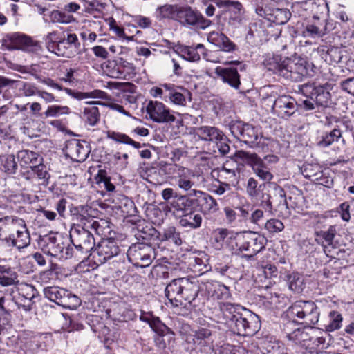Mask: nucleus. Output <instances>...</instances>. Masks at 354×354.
Segmentation results:
<instances>
[{
  "label": "nucleus",
  "instance_id": "obj_1",
  "mask_svg": "<svg viewBox=\"0 0 354 354\" xmlns=\"http://www.w3.org/2000/svg\"><path fill=\"white\" fill-rule=\"evenodd\" d=\"M199 287L194 279L187 277L173 279L165 288V295L171 307L188 308L198 295Z\"/></svg>",
  "mask_w": 354,
  "mask_h": 354
},
{
  "label": "nucleus",
  "instance_id": "obj_2",
  "mask_svg": "<svg viewBox=\"0 0 354 354\" xmlns=\"http://www.w3.org/2000/svg\"><path fill=\"white\" fill-rule=\"evenodd\" d=\"M268 68L287 80L299 82L308 75V63L301 58L282 59L279 56H274L268 60Z\"/></svg>",
  "mask_w": 354,
  "mask_h": 354
},
{
  "label": "nucleus",
  "instance_id": "obj_3",
  "mask_svg": "<svg viewBox=\"0 0 354 354\" xmlns=\"http://www.w3.org/2000/svg\"><path fill=\"white\" fill-rule=\"evenodd\" d=\"M266 239L254 232H246L239 236L236 247L239 252H245L241 257L251 260L266 246Z\"/></svg>",
  "mask_w": 354,
  "mask_h": 354
},
{
  "label": "nucleus",
  "instance_id": "obj_4",
  "mask_svg": "<svg viewBox=\"0 0 354 354\" xmlns=\"http://www.w3.org/2000/svg\"><path fill=\"white\" fill-rule=\"evenodd\" d=\"M41 243H44L41 250L48 255L66 259L72 257H77L73 248L65 243L64 239L61 236L49 235L43 239Z\"/></svg>",
  "mask_w": 354,
  "mask_h": 354
},
{
  "label": "nucleus",
  "instance_id": "obj_5",
  "mask_svg": "<svg viewBox=\"0 0 354 354\" xmlns=\"http://www.w3.org/2000/svg\"><path fill=\"white\" fill-rule=\"evenodd\" d=\"M91 230L80 226H73L71 229L70 239L77 257L81 254L91 253L94 248L95 239Z\"/></svg>",
  "mask_w": 354,
  "mask_h": 354
},
{
  "label": "nucleus",
  "instance_id": "obj_6",
  "mask_svg": "<svg viewBox=\"0 0 354 354\" xmlns=\"http://www.w3.org/2000/svg\"><path fill=\"white\" fill-rule=\"evenodd\" d=\"M127 256L133 266L145 268L151 265L156 258L155 249L150 244L136 243L129 248Z\"/></svg>",
  "mask_w": 354,
  "mask_h": 354
},
{
  "label": "nucleus",
  "instance_id": "obj_7",
  "mask_svg": "<svg viewBox=\"0 0 354 354\" xmlns=\"http://www.w3.org/2000/svg\"><path fill=\"white\" fill-rule=\"evenodd\" d=\"M177 19L183 26L204 30L211 24V21L205 19L198 10L190 6H180L177 13Z\"/></svg>",
  "mask_w": 354,
  "mask_h": 354
},
{
  "label": "nucleus",
  "instance_id": "obj_8",
  "mask_svg": "<svg viewBox=\"0 0 354 354\" xmlns=\"http://www.w3.org/2000/svg\"><path fill=\"white\" fill-rule=\"evenodd\" d=\"M328 84H317L315 82H307L298 86V91L306 97L313 100L317 106H327L330 100Z\"/></svg>",
  "mask_w": 354,
  "mask_h": 354
},
{
  "label": "nucleus",
  "instance_id": "obj_9",
  "mask_svg": "<svg viewBox=\"0 0 354 354\" xmlns=\"http://www.w3.org/2000/svg\"><path fill=\"white\" fill-rule=\"evenodd\" d=\"M119 253L120 248L117 242L114 239H108L101 241L90 255L95 263L102 264Z\"/></svg>",
  "mask_w": 354,
  "mask_h": 354
},
{
  "label": "nucleus",
  "instance_id": "obj_10",
  "mask_svg": "<svg viewBox=\"0 0 354 354\" xmlns=\"http://www.w3.org/2000/svg\"><path fill=\"white\" fill-rule=\"evenodd\" d=\"M230 130L235 137L246 144H253L258 138V130L252 124L241 121H232L230 124Z\"/></svg>",
  "mask_w": 354,
  "mask_h": 354
},
{
  "label": "nucleus",
  "instance_id": "obj_11",
  "mask_svg": "<svg viewBox=\"0 0 354 354\" xmlns=\"http://www.w3.org/2000/svg\"><path fill=\"white\" fill-rule=\"evenodd\" d=\"M272 109L279 118L288 120L297 111V103L289 95H281L274 100Z\"/></svg>",
  "mask_w": 354,
  "mask_h": 354
},
{
  "label": "nucleus",
  "instance_id": "obj_12",
  "mask_svg": "<svg viewBox=\"0 0 354 354\" xmlns=\"http://www.w3.org/2000/svg\"><path fill=\"white\" fill-rule=\"evenodd\" d=\"M91 207L88 205H80L74 209L73 219L77 222L73 226H80L83 228L91 229L99 234L100 223L91 214Z\"/></svg>",
  "mask_w": 354,
  "mask_h": 354
},
{
  "label": "nucleus",
  "instance_id": "obj_13",
  "mask_svg": "<svg viewBox=\"0 0 354 354\" xmlns=\"http://www.w3.org/2000/svg\"><path fill=\"white\" fill-rule=\"evenodd\" d=\"M188 195L189 196L195 197L196 206L204 215L214 214L218 210V205L216 201L208 194L193 189Z\"/></svg>",
  "mask_w": 354,
  "mask_h": 354
},
{
  "label": "nucleus",
  "instance_id": "obj_14",
  "mask_svg": "<svg viewBox=\"0 0 354 354\" xmlns=\"http://www.w3.org/2000/svg\"><path fill=\"white\" fill-rule=\"evenodd\" d=\"M146 111L150 118L156 122H169L176 120L175 116L171 114L169 110L160 102L150 101L147 105Z\"/></svg>",
  "mask_w": 354,
  "mask_h": 354
},
{
  "label": "nucleus",
  "instance_id": "obj_15",
  "mask_svg": "<svg viewBox=\"0 0 354 354\" xmlns=\"http://www.w3.org/2000/svg\"><path fill=\"white\" fill-rule=\"evenodd\" d=\"M15 232H16L17 237H15V235L13 234L12 239H9V241H11L12 246L21 250L30 245V236L24 219L19 218L16 225Z\"/></svg>",
  "mask_w": 354,
  "mask_h": 354
},
{
  "label": "nucleus",
  "instance_id": "obj_16",
  "mask_svg": "<svg viewBox=\"0 0 354 354\" xmlns=\"http://www.w3.org/2000/svg\"><path fill=\"white\" fill-rule=\"evenodd\" d=\"M248 315L246 317L237 319L236 326L238 330H242L248 335L257 333L261 328L259 317L253 311H248Z\"/></svg>",
  "mask_w": 354,
  "mask_h": 354
},
{
  "label": "nucleus",
  "instance_id": "obj_17",
  "mask_svg": "<svg viewBox=\"0 0 354 354\" xmlns=\"http://www.w3.org/2000/svg\"><path fill=\"white\" fill-rule=\"evenodd\" d=\"M327 24L326 19H322L320 16L313 15L306 26L304 33L306 36L312 38H319L326 34Z\"/></svg>",
  "mask_w": 354,
  "mask_h": 354
},
{
  "label": "nucleus",
  "instance_id": "obj_18",
  "mask_svg": "<svg viewBox=\"0 0 354 354\" xmlns=\"http://www.w3.org/2000/svg\"><path fill=\"white\" fill-rule=\"evenodd\" d=\"M10 41L13 49L26 51H37L40 49L39 43L26 35L14 33L10 36Z\"/></svg>",
  "mask_w": 354,
  "mask_h": 354
},
{
  "label": "nucleus",
  "instance_id": "obj_19",
  "mask_svg": "<svg viewBox=\"0 0 354 354\" xmlns=\"http://www.w3.org/2000/svg\"><path fill=\"white\" fill-rule=\"evenodd\" d=\"M215 73L219 77L224 83L227 84L230 86L239 90L241 86L240 75L238 71L235 68L228 67L222 68L217 67Z\"/></svg>",
  "mask_w": 354,
  "mask_h": 354
},
{
  "label": "nucleus",
  "instance_id": "obj_20",
  "mask_svg": "<svg viewBox=\"0 0 354 354\" xmlns=\"http://www.w3.org/2000/svg\"><path fill=\"white\" fill-rule=\"evenodd\" d=\"M19 218L15 216H5L0 218V239L9 242L12 239Z\"/></svg>",
  "mask_w": 354,
  "mask_h": 354
},
{
  "label": "nucleus",
  "instance_id": "obj_21",
  "mask_svg": "<svg viewBox=\"0 0 354 354\" xmlns=\"http://www.w3.org/2000/svg\"><path fill=\"white\" fill-rule=\"evenodd\" d=\"M66 149L68 156L77 162L84 161L89 152L86 146L78 140L69 141L66 145Z\"/></svg>",
  "mask_w": 354,
  "mask_h": 354
},
{
  "label": "nucleus",
  "instance_id": "obj_22",
  "mask_svg": "<svg viewBox=\"0 0 354 354\" xmlns=\"http://www.w3.org/2000/svg\"><path fill=\"white\" fill-rule=\"evenodd\" d=\"M160 236L159 232L155 227L150 225L142 226L139 225L137 227V232L135 234L138 240H142L149 242L147 244H158Z\"/></svg>",
  "mask_w": 354,
  "mask_h": 354
},
{
  "label": "nucleus",
  "instance_id": "obj_23",
  "mask_svg": "<svg viewBox=\"0 0 354 354\" xmlns=\"http://www.w3.org/2000/svg\"><path fill=\"white\" fill-rule=\"evenodd\" d=\"M270 201L273 210L282 213L288 209V203L284 189L277 185H274L273 192L270 195Z\"/></svg>",
  "mask_w": 354,
  "mask_h": 354
},
{
  "label": "nucleus",
  "instance_id": "obj_24",
  "mask_svg": "<svg viewBox=\"0 0 354 354\" xmlns=\"http://www.w3.org/2000/svg\"><path fill=\"white\" fill-rule=\"evenodd\" d=\"M235 157L245 160L252 169H270L268 164L256 153H250L244 151H237Z\"/></svg>",
  "mask_w": 354,
  "mask_h": 354
},
{
  "label": "nucleus",
  "instance_id": "obj_25",
  "mask_svg": "<svg viewBox=\"0 0 354 354\" xmlns=\"http://www.w3.org/2000/svg\"><path fill=\"white\" fill-rule=\"evenodd\" d=\"M284 280L288 289L295 294H301L306 287L304 279L299 272L288 273Z\"/></svg>",
  "mask_w": 354,
  "mask_h": 354
},
{
  "label": "nucleus",
  "instance_id": "obj_26",
  "mask_svg": "<svg viewBox=\"0 0 354 354\" xmlns=\"http://www.w3.org/2000/svg\"><path fill=\"white\" fill-rule=\"evenodd\" d=\"M212 332L207 328H199L194 330L192 336H189L186 339V343L191 345L192 347L196 345L207 346L206 340L210 337Z\"/></svg>",
  "mask_w": 354,
  "mask_h": 354
},
{
  "label": "nucleus",
  "instance_id": "obj_27",
  "mask_svg": "<svg viewBox=\"0 0 354 354\" xmlns=\"http://www.w3.org/2000/svg\"><path fill=\"white\" fill-rule=\"evenodd\" d=\"M180 6L165 4L159 6L156 10V17L161 20L163 19H170L176 21L177 13L178 12Z\"/></svg>",
  "mask_w": 354,
  "mask_h": 354
},
{
  "label": "nucleus",
  "instance_id": "obj_28",
  "mask_svg": "<svg viewBox=\"0 0 354 354\" xmlns=\"http://www.w3.org/2000/svg\"><path fill=\"white\" fill-rule=\"evenodd\" d=\"M17 159L22 167H33V165L39 162L40 158L37 153L29 150H21L17 154Z\"/></svg>",
  "mask_w": 354,
  "mask_h": 354
},
{
  "label": "nucleus",
  "instance_id": "obj_29",
  "mask_svg": "<svg viewBox=\"0 0 354 354\" xmlns=\"http://www.w3.org/2000/svg\"><path fill=\"white\" fill-rule=\"evenodd\" d=\"M199 138L205 141H216L223 138V133L217 128L203 126L198 129Z\"/></svg>",
  "mask_w": 354,
  "mask_h": 354
},
{
  "label": "nucleus",
  "instance_id": "obj_30",
  "mask_svg": "<svg viewBox=\"0 0 354 354\" xmlns=\"http://www.w3.org/2000/svg\"><path fill=\"white\" fill-rule=\"evenodd\" d=\"M203 50L204 46L203 44H197L195 48L190 46H176V52H180L182 57L189 62H196L200 59V55L197 52L198 50Z\"/></svg>",
  "mask_w": 354,
  "mask_h": 354
},
{
  "label": "nucleus",
  "instance_id": "obj_31",
  "mask_svg": "<svg viewBox=\"0 0 354 354\" xmlns=\"http://www.w3.org/2000/svg\"><path fill=\"white\" fill-rule=\"evenodd\" d=\"M171 241L175 245L179 246L182 244V239L180 237V232L177 231L174 226H168L163 230L162 234L160 236L158 241Z\"/></svg>",
  "mask_w": 354,
  "mask_h": 354
},
{
  "label": "nucleus",
  "instance_id": "obj_32",
  "mask_svg": "<svg viewBox=\"0 0 354 354\" xmlns=\"http://www.w3.org/2000/svg\"><path fill=\"white\" fill-rule=\"evenodd\" d=\"M44 294L49 300L59 306L64 295L68 294V290L57 286H50L44 289Z\"/></svg>",
  "mask_w": 354,
  "mask_h": 354
},
{
  "label": "nucleus",
  "instance_id": "obj_33",
  "mask_svg": "<svg viewBox=\"0 0 354 354\" xmlns=\"http://www.w3.org/2000/svg\"><path fill=\"white\" fill-rule=\"evenodd\" d=\"M291 17V13L288 9L272 7L270 21L278 25L286 24Z\"/></svg>",
  "mask_w": 354,
  "mask_h": 354
},
{
  "label": "nucleus",
  "instance_id": "obj_34",
  "mask_svg": "<svg viewBox=\"0 0 354 354\" xmlns=\"http://www.w3.org/2000/svg\"><path fill=\"white\" fill-rule=\"evenodd\" d=\"M179 223L183 227L196 229L201 225L202 216L199 214H193L192 212H189L183 214V217L180 218Z\"/></svg>",
  "mask_w": 354,
  "mask_h": 354
},
{
  "label": "nucleus",
  "instance_id": "obj_35",
  "mask_svg": "<svg viewBox=\"0 0 354 354\" xmlns=\"http://www.w3.org/2000/svg\"><path fill=\"white\" fill-rule=\"evenodd\" d=\"M301 172L306 178L312 181H319V179L323 176V171L318 165H304Z\"/></svg>",
  "mask_w": 354,
  "mask_h": 354
},
{
  "label": "nucleus",
  "instance_id": "obj_36",
  "mask_svg": "<svg viewBox=\"0 0 354 354\" xmlns=\"http://www.w3.org/2000/svg\"><path fill=\"white\" fill-rule=\"evenodd\" d=\"M18 274L10 268H6L5 272L0 275V285L3 287L18 285Z\"/></svg>",
  "mask_w": 354,
  "mask_h": 354
},
{
  "label": "nucleus",
  "instance_id": "obj_37",
  "mask_svg": "<svg viewBox=\"0 0 354 354\" xmlns=\"http://www.w3.org/2000/svg\"><path fill=\"white\" fill-rule=\"evenodd\" d=\"M342 137L341 131L339 129H334L330 133L322 136L321 140L317 142V146L327 147L334 142L337 141Z\"/></svg>",
  "mask_w": 354,
  "mask_h": 354
},
{
  "label": "nucleus",
  "instance_id": "obj_38",
  "mask_svg": "<svg viewBox=\"0 0 354 354\" xmlns=\"http://www.w3.org/2000/svg\"><path fill=\"white\" fill-rule=\"evenodd\" d=\"M289 341L292 342L295 344H301L306 342L310 340V336L304 328H297L291 333L287 335Z\"/></svg>",
  "mask_w": 354,
  "mask_h": 354
},
{
  "label": "nucleus",
  "instance_id": "obj_39",
  "mask_svg": "<svg viewBox=\"0 0 354 354\" xmlns=\"http://www.w3.org/2000/svg\"><path fill=\"white\" fill-rule=\"evenodd\" d=\"M1 165L3 171L8 174H15L18 168L15 156L12 154L2 157Z\"/></svg>",
  "mask_w": 354,
  "mask_h": 354
},
{
  "label": "nucleus",
  "instance_id": "obj_40",
  "mask_svg": "<svg viewBox=\"0 0 354 354\" xmlns=\"http://www.w3.org/2000/svg\"><path fill=\"white\" fill-rule=\"evenodd\" d=\"M98 108L96 106L86 107L83 112V118L91 126H95L100 120Z\"/></svg>",
  "mask_w": 354,
  "mask_h": 354
},
{
  "label": "nucleus",
  "instance_id": "obj_41",
  "mask_svg": "<svg viewBox=\"0 0 354 354\" xmlns=\"http://www.w3.org/2000/svg\"><path fill=\"white\" fill-rule=\"evenodd\" d=\"M80 304V299L68 291V294L64 295L59 306L68 310H76Z\"/></svg>",
  "mask_w": 354,
  "mask_h": 354
},
{
  "label": "nucleus",
  "instance_id": "obj_42",
  "mask_svg": "<svg viewBox=\"0 0 354 354\" xmlns=\"http://www.w3.org/2000/svg\"><path fill=\"white\" fill-rule=\"evenodd\" d=\"M297 317L304 319L301 323L307 326L315 324L318 322V311H297Z\"/></svg>",
  "mask_w": 354,
  "mask_h": 354
},
{
  "label": "nucleus",
  "instance_id": "obj_43",
  "mask_svg": "<svg viewBox=\"0 0 354 354\" xmlns=\"http://www.w3.org/2000/svg\"><path fill=\"white\" fill-rule=\"evenodd\" d=\"M50 18L53 23L69 24L75 21V18L73 15L57 10L51 12Z\"/></svg>",
  "mask_w": 354,
  "mask_h": 354
},
{
  "label": "nucleus",
  "instance_id": "obj_44",
  "mask_svg": "<svg viewBox=\"0 0 354 354\" xmlns=\"http://www.w3.org/2000/svg\"><path fill=\"white\" fill-rule=\"evenodd\" d=\"M140 319L149 324L153 329L158 328L162 324L160 318L153 316L151 311H141Z\"/></svg>",
  "mask_w": 354,
  "mask_h": 354
},
{
  "label": "nucleus",
  "instance_id": "obj_45",
  "mask_svg": "<svg viewBox=\"0 0 354 354\" xmlns=\"http://www.w3.org/2000/svg\"><path fill=\"white\" fill-rule=\"evenodd\" d=\"M330 323L326 329L328 331H334L341 328L342 317L338 311H330L329 314Z\"/></svg>",
  "mask_w": 354,
  "mask_h": 354
},
{
  "label": "nucleus",
  "instance_id": "obj_46",
  "mask_svg": "<svg viewBox=\"0 0 354 354\" xmlns=\"http://www.w3.org/2000/svg\"><path fill=\"white\" fill-rule=\"evenodd\" d=\"M70 113L69 108L66 106H50L44 112V115L48 117H57L62 114H68Z\"/></svg>",
  "mask_w": 354,
  "mask_h": 354
},
{
  "label": "nucleus",
  "instance_id": "obj_47",
  "mask_svg": "<svg viewBox=\"0 0 354 354\" xmlns=\"http://www.w3.org/2000/svg\"><path fill=\"white\" fill-rule=\"evenodd\" d=\"M41 160L42 159L40 158L39 162L35 165H34L32 169L37 175L38 178L43 179L44 180V183L47 185L48 183V178H50V175L46 170V166L41 163Z\"/></svg>",
  "mask_w": 354,
  "mask_h": 354
},
{
  "label": "nucleus",
  "instance_id": "obj_48",
  "mask_svg": "<svg viewBox=\"0 0 354 354\" xmlns=\"http://www.w3.org/2000/svg\"><path fill=\"white\" fill-rule=\"evenodd\" d=\"M111 138L118 142L132 145L136 149H140L141 147V145L139 142L133 140L126 134L113 133V136H111Z\"/></svg>",
  "mask_w": 354,
  "mask_h": 354
},
{
  "label": "nucleus",
  "instance_id": "obj_49",
  "mask_svg": "<svg viewBox=\"0 0 354 354\" xmlns=\"http://www.w3.org/2000/svg\"><path fill=\"white\" fill-rule=\"evenodd\" d=\"M182 206L180 212L183 214H186L189 212H192L193 207L196 206V198H190L187 196H181Z\"/></svg>",
  "mask_w": 354,
  "mask_h": 354
},
{
  "label": "nucleus",
  "instance_id": "obj_50",
  "mask_svg": "<svg viewBox=\"0 0 354 354\" xmlns=\"http://www.w3.org/2000/svg\"><path fill=\"white\" fill-rule=\"evenodd\" d=\"M313 10L315 12L314 15L319 16V14H320L322 15L320 16L322 19H324L323 17L327 15L329 12L328 5L324 0H319L318 2H315Z\"/></svg>",
  "mask_w": 354,
  "mask_h": 354
},
{
  "label": "nucleus",
  "instance_id": "obj_51",
  "mask_svg": "<svg viewBox=\"0 0 354 354\" xmlns=\"http://www.w3.org/2000/svg\"><path fill=\"white\" fill-rule=\"evenodd\" d=\"M265 227L271 233H275L281 232L283 230V223L278 219H270L268 220L266 224Z\"/></svg>",
  "mask_w": 354,
  "mask_h": 354
},
{
  "label": "nucleus",
  "instance_id": "obj_52",
  "mask_svg": "<svg viewBox=\"0 0 354 354\" xmlns=\"http://www.w3.org/2000/svg\"><path fill=\"white\" fill-rule=\"evenodd\" d=\"M258 205L266 212H268L270 214L273 213V207L272 206V203L270 201V197L269 194L263 193L259 198V202Z\"/></svg>",
  "mask_w": 354,
  "mask_h": 354
},
{
  "label": "nucleus",
  "instance_id": "obj_53",
  "mask_svg": "<svg viewBox=\"0 0 354 354\" xmlns=\"http://www.w3.org/2000/svg\"><path fill=\"white\" fill-rule=\"evenodd\" d=\"M336 234V230L334 226H330L326 231H320L317 233V235L322 237L325 240L326 243L329 245L333 244V241Z\"/></svg>",
  "mask_w": 354,
  "mask_h": 354
},
{
  "label": "nucleus",
  "instance_id": "obj_54",
  "mask_svg": "<svg viewBox=\"0 0 354 354\" xmlns=\"http://www.w3.org/2000/svg\"><path fill=\"white\" fill-rule=\"evenodd\" d=\"M8 311H0V335L5 334L10 327Z\"/></svg>",
  "mask_w": 354,
  "mask_h": 354
},
{
  "label": "nucleus",
  "instance_id": "obj_55",
  "mask_svg": "<svg viewBox=\"0 0 354 354\" xmlns=\"http://www.w3.org/2000/svg\"><path fill=\"white\" fill-rule=\"evenodd\" d=\"M23 94L26 97H30L35 95H38L39 90L32 84L29 82H21V88Z\"/></svg>",
  "mask_w": 354,
  "mask_h": 354
},
{
  "label": "nucleus",
  "instance_id": "obj_56",
  "mask_svg": "<svg viewBox=\"0 0 354 354\" xmlns=\"http://www.w3.org/2000/svg\"><path fill=\"white\" fill-rule=\"evenodd\" d=\"M258 182L253 178H248L246 185V192L249 196L254 198L258 195Z\"/></svg>",
  "mask_w": 354,
  "mask_h": 354
},
{
  "label": "nucleus",
  "instance_id": "obj_57",
  "mask_svg": "<svg viewBox=\"0 0 354 354\" xmlns=\"http://www.w3.org/2000/svg\"><path fill=\"white\" fill-rule=\"evenodd\" d=\"M223 39H226V35L219 32H211L207 36V41L216 46H218Z\"/></svg>",
  "mask_w": 354,
  "mask_h": 354
},
{
  "label": "nucleus",
  "instance_id": "obj_58",
  "mask_svg": "<svg viewBox=\"0 0 354 354\" xmlns=\"http://www.w3.org/2000/svg\"><path fill=\"white\" fill-rule=\"evenodd\" d=\"M178 187L185 191H192L194 183L188 179L185 176H180L177 180Z\"/></svg>",
  "mask_w": 354,
  "mask_h": 354
},
{
  "label": "nucleus",
  "instance_id": "obj_59",
  "mask_svg": "<svg viewBox=\"0 0 354 354\" xmlns=\"http://www.w3.org/2000/svg\"><path fill=\"white\" fill-rule=\"evenodd\" d=\"M171 102L178 105H185V96L177 92L176 90L167 97Z\"/></svg>",
  "mask_w": 354,
  "mask_h": 354
},
{
  "label": "nucleus",
  "instance_id": "obj_60",
  "mask_svg": "<svg viewBox=\"0 0 354 354\" xmlns=\"http://www.w3.org/2000/svg\"><path fill=\"white\" fill-rule=\"evenodd\" d=\"M220 177L227 179L229 182L233 183L236 179L235 171L232 169H227L223 166L220 170Z\"/></svg>",
  "mask_w": 354,
  "mask_h": 354
},
{
  "label": "nucleus",
  "instance_id": "obj_61",
  "mask_svg": "<svg viewBox=\"0 0 354 354\" xmlns=\"http://www.w3.org/2000/svg\"><path fill=\"white\" fill-rule=\"evenodd\" d=\"M341 87L342 90L354 96V77L342 81Z\"/></svg>",
  "mask_w": 354,
  "mask_h": 354
},
{
  "label": "nucleus",
  "instance_id": "obj_62",
  "mask_svg": "<svg viewBox=\"0 0 354 354\" xmlns=\"http://www.w3.org/2000/svg\"><path fill=\"white\" fill-rule=\"evenodd\" d=\"M254 173L261 180L269 182L272 178L273 175L270 173V169H252Z\"/></svg>",
  "mask_w": 354,
  "mask_h": 354
},
{
  "label": "nucleus",
  "instance_id": "obj_63",
  "mask_svg": "<svg viewBox=\"0 0 354 354\" xmlns=\"http://www.w3.org/2000/svg\"><path fill=\"white\" fill-rule=\"evenodd\" d=\"M272 8V7L269 6H266L265 7H257L255 11L259 16L270 21Z\"/></svg>",
  "mask_w": 354,
  "mask_h": 354
},
{
  "label": "nucleus",
  "instance_id": "obj_64",
  "mask_svg": "<svg viewBox=\"0 0 354 354\" xmlns=\"http://www.w3.org/2000/svg\"><path fill=\"white\" fill-rule=\"evenodd\" d=\"M218 47L225 52H232L235 50L236 45L226 36V39H223Z\"/></svg>",
  "mask_w": 354,
  "mask_h": 354
}]
</instances>
